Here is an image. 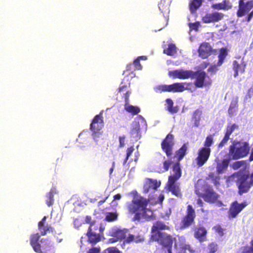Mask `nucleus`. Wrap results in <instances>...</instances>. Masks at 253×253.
I'll use <instances>...</instances> for the list:
<instances>
[{"label":"nucleus","mask_w":253,"mask_h":253,"mask_svg":"<svg viewBox=\"0 0 253 253\" xmlns=\"http://www.w3.org/2000/svg\"><path fill=\"white\" fill-rule=\"evenodd\" d=\"M148 203L147 199L137 194L134 195L131 203L128 205V209L130 212L135 213L134 220H148L152 216V211L146 208Z\"/></svg>","instance_id":"1"},{"label":"nucleus","mask_w":253,"mask_h":253,"mask_svg":"<svg viewBox=\"0 0 253 253\" xmlns=\"http://www.w3.org/2000/svg\"><path fill=\"white\" fill-rule=\"evenodd\" d=\"M169 75L173 78H178L180 79H195L196 80L194 84L198 87H202L204 85L206 77V74L205 72L201 71L194 72L183 69L170 71L169 72Z\"/></svg>","instance_id":"2"},{"label":"nucleus","mask_w":253,"mask_h":253,"mask_svg":"<svg viewBox=\"0 0 253 253\" xmlns=\"http://www.w3.org/2000/svg\"><path fill=\"white\" fill-rule=\"evenodd\" d=\"M250 147L247 142H234L230 146L229 155L230 159L237 160L248 154Z\"/></svg>","instance_id":"3"},{"label":"nucleus","mask_w":253,"mask_h":253,"mask_svg":"<svg viewBox=\"0 0 253 253\" xmlns=\"http://www.w3.org/2000/svg\"><path fill=\"white\" fill-rule=\"evenodd\" d=\"M172 170L173 173L172 175L169 176L168 185L169 190L177 197H179L181 196V194L178 185L175 183L176 181L181 175V171L179 163H176L173 166Z\"/></svg>","instance_id":"4"},{"label":"nucleus","mask_w":253,"mask_h":253,"mask_svg":"<svg viewBox=\"0 0 253 253\" xmlns=\"http://www.w3.org/2000/svg\"><path fill=\"white\" fill-rule=\"evenodd\" d=\"M110 234L112 237H116L118 240L125 239L124 242L127 243L132 241L137 243L142 240V238L139 236L135 237L128 233V230L126 229H120L117 228H113L110 231Z\"/></svg>","instance_id":"5"},{"label":"nucleus","mask_w":253,"mask_h":253,"mask_svg":"<svg viewBox=\"0 0 253 253\" xmlns=\"http://www.w3.org/2000/svg\"><path fill=\"white\" fill-rule=\"evenodd\" d=\"M154 240L158 241L164 247L167 248L168 253H172L171 247L173 243V238L171 236L165 233L158 232L154 236Z\"/></svg>","instance_id":"6"},{"label":"nucleus","mask_w":253,"mask_h":253,"mask_svg":"<svg viewBox=\"0 0 253 253\" xmlns=\"http://www.w3.org/2000/svg\"><path fill=\"white\" fill-rule=\"evenodd\" d=\"M140 123L143 124H145L144 118L141 116H138L135 121L132 122L131 126L130 134L131 137L133 138L135 141H137L141 137Z\"/></svg>","instance_id":"7"},{"label":"nucleus","mask_w":253,"mask_h":253,"mask_svg":"<svg viewBox=\"0 0 253 253\" xmlns=\"http://www.w3.org/2000/svg\"><path fill=\"white\" fill-rule=\"evenodd\" d=\"M195 217V210L191 205H188L187 208V214L182 220V229H185L190 226L194 222Z\"/></svg>","instance_id":"8"},{"label":"nucleus","mask_w":253,"mask_h":253,"mask_svg":"<svg viewBox=\"0 0 253 253\" xmlns=\"http://www.w3.org/2000/svg\"><path fill=\"white\" fill-rule=\"evenodd\" d=\"M211 154L210 148L202 147L198 150V157L196 159L197 165L203 166L208 161Z\"/></svg>","instance_id":"9"},{"label":"nucleus","mask_w":253,"mask_h":253,"mask_svg":"<svg viewBox=\"0 0 253 253\" xmlns=\"http://www.w3.org/2000/svg\"><path fill=\"white\" fill-rule=\"evenodd\" d=\"M253 9V0L245 2L244 0H240L239 9L237 14L238 17H242Z\"/></svg>","instance_id":"10"},{"label":"nucleus","mask_w":253,"mask_h":253,"mask_svg":"<svg viewBox=\"0 0 253 253\" xmlns=\"http://www.w3.org/2000/svg\"><path fill=\"white\" fill-rule=\"evenodd\" d=\"M238 183L240 194L247 192L253 185V173L250 178L247 176L246 178L240 179Z\"/></svg>","instance_id":"11"},{"label":"nucleus","mask_w":253,"mask_h":253,"mask_svg":"<svg viewBox=\"0 0 253 253\" xmlns=\"http://www.w3.org/2000/svg\"><path fill=\"white\" fill-rule=\"evenodd\" d=\"M174 144L173 135L169 134L162 143V149L166 152L168 156L171 154L172 148Z\"/></svg>","instance_id":"12"},{"label":"nucleus","mask_w":253,"mask_h":253,"mask_svg":"<svg viewBox=\"0 0 253 253\" xmlns=\"http://www.w3.org/2000/svg\"><path fill=\"white\" fill-rule=\"evenodd\" d=\"M161 182L157 180L148 179L144 185V192L153 193L160 186Z\"/></svg>","instance_id":"13"},{"label":"nucleus","mask_w":253,"mask_h":253,"mask_svg":"<svg viewBox=\"0 0 253 253\" xmlns=\"http://www.w3.org/2000/svg\"><path fill=\"white\" fill-rule=\"evenodd\" d=\"M246 64L243 61V59L239 58L238 60H234L232 63V69L234 72V77H237L239 73H243Z\"/></svg>","instance_id":"14"},{"label":"nucleus","mask_w":253,"mask_h":253,"mask_svg":"<svg viewBox=\"0 0 253 253\" xmlns=\"http://www.w3.org/2000/svg\"><path fill=\"white\" fill-rule=\"evenodd\" d=\"M218 195L210 187L205 189L203 198L205 201L209 203H214L218 199Z\"/></svg>","instance_id":"15"},{"label":"nucleus","mask_w":253,"mask_h":253,"mask_svg":"<svg viewBox=\"0 0 253 253\" xmlns=\"http://www.w3.org/2000/svg\"><path fill=\"white\" fill-rule=\"evenodd\" d=\"M223 17V14L221 13L214 12L211 13L207 14L202 18L203 22L209 23L211 22H217L220 20Z\"/></svg>","instance_id":"16"},{"label":"nucleus","mask_w":253,"mask_h":253,"mask_svg":"<svg viewBox=\"0 0 253 253\" xmlns=\"http://www.w3.org/2000/svg\"><path fill=\"white\" fill-rule=\"evenodd\" d=\"M246 206L245 203L239 204L237 202H234L230 208V215L233 218L235 217Z\"/></svg>","instance_id":"17"},{"label":"nucleus","mask_w":253,"mask_h":253,"mask_svg":"<svg viewBox=\"0 0 253 253\" xmlns=\"http://www.w3.org/2000/svg\"><path fill=\"white\" fill-rule=\"evenodd\" d=\"M199 55L202 58H207L211 52V47L209 43L205 42L201 44L198 50Z\"/></svg>","instance_id":"18"},{"label":"nucleus","mask_w":253,"mask_h":253,"mask_svg":"<svg viewBox=\"0 0 253 253\" xmlns=\"http://www.w3.org/2000/svg\"><path fill=\"white\" fill-rule=\"evenodd\" d=\"M170 2V1L169 0H162L161 2L158 4L160 10L163 13L164 16L167 21L169 19Z\"/></svg>","instance_id":"19"},{"label":"nucleus","mask_w":253,"mask_h":253,"mask_svg":"<svg viewBox=\"0 0 253 253\" xmlns=\"http://www.w3.org/2000/svg\"><path fill=\"white\" fill-rule=\"evenodd\" d=\"M103 126V120L100 115H96L90 124V129L92 131H100Z\"/></svg>","instance_id":"20"},{"label":"nucleus","mask_w":253,"mask_h":253,"mask_svg":"<svg viewBox=\"0 0 253 253\" xmlns=\"http://www.w3.org/2000/svg\"><path fill=\"white\" fill-rule=\"evenodd\" d=\"M40 236L39 233L34 234L31 236L30 244L32 246L34 250L37 253H41V246L39 243V239Z\"/></svg>","instance_id":"21"},{"label":"nucleus","mask_w":253,"mask_h":253,"mask_svg":"<svg viewBox=\"0 0 253 253\" xmlns=\"http://www.w3.org/2000/svg\"><path fill=\"white\" fill-rule=\"evenodd\" d=\"M129 94L130 93L129 92H126L125 97L126 104L125 109L127 112L133 115L137 114L140 111V109L138 107L132 106L128 103Z\"/></svg>","instance_id":"22"},{"label":"nucleus","mask_w":253,"mask_h":253,"mask_svg":"<svg viewBox=\"0 0 253 253\" xmlns=\"http://www.w3.org/2000/svg\"><path fill=\"white\" fill-rule=\"evenodd\" d=\"M93 226V224L90 225L87 235L90 243H96L100 241V237L97 232L92 231Z\"/></svg>","instance_id":"23"},{"label":"nucleus","mask_w":253,"mask_h":253,"mask_svg":"<svg viewBox=\"0 0 253 253\" xmlns=\"http://www.w3.org/2000/svg\"><path fill=\"white\" fill-rule=\"evenodd\" d=\"M46 217L44 216L42 220L39 222V229L41 231L42 235L46 234L48 232H52V228L48 225H44Z\"/></svg>","instance_id":"24"},{"label":"nucleus","mask_w":253,"mask_h":253,"mask_svg":"<svg viewBox=\"0 0 253 253\" xmlns=\"http://www.w3.org/2000/svg\"><path fill=\"white\" fill-rule=\"evenodd\" d=\"M169 227L166 225L163 222L158 221L155 223L152 228V238L154 239V236L158 232H160L159 230L168 229Z\"/></svg>","instance_id":"25"},{"label":"nucleus","mask_w":253,"mask_h":253,"mask_svg":"<svg viewBox=\"0 0 253 253\" xmlns=\"http://www.w3.org/2000/svg\"><path fill=\"white\" fill-rule=\"evenodd\" d=\"M231 159L228 157L224 159L220 163L217 165V171L218 173H222L226 170Z\"/></svg>","instance_id":"26"},{"label":"nucleus","mask_w":253,"mask_h":253,"mask_svg":"<svg viewBox=\"0 0 253 253\" xmlns=\"http://www.w3.org/2000/svg\"><path fill=\"white\" fill-rule=\"evenodd\" d=\"M186 83H174L172 84L169 85V92H182L187 89V87L185 85Z\"/></svg>","instance_id":"27"},{"label":"nucleus","mask_w":253,"mask_h":253,"mask_svg":"<svg viewBox=\"0 0 253 253\" xmlns=\"http://www.w3.org/2000/svg\"><path fill=\"white\" fill-rule=\"evenodd\" d=\"M212 8L216 9L228 10L232 7L231 3L227 0H225L221 3L213 4Z\"/></svg>","instance_id":"28"},{"label":"nucleus","mask_w":253,"mask_h":253,"mask_svg":"<svg viewBox=\"0 0 253 253\" xmlns=\"http://www.w3.org/2000/svg\"><path fill=\"white\" fill-rule=\"evenodd\" d=\"M207 231L204 227H199L195 230V237L200 242L204 241L206 238Z\"/></svg>","instance_id":"29"},{"label":"nucleus","mask_w":253,"mask_h":253,"mask_svg":"<svg viewBox=\"0 0 253 253\" xmlns=\"http://www.w3.org/2000/svg\"><path fill=\"white\" fill-rule=\"evenodd\" d=\"M56 193V190L55 188H52L50 192L46 195V204L49 207L52 205L54 203V195Z\"/></svg>","instance_id":"30"},{"label":"nucleus","mask_w":253,"mask_h":253,"mask_svg":"<svg viewBox=\"0 0 253 253\" xmlns=\"http://www.w3.org/2000/svg\"><path fill=\"white\" fill-rule=\"evenodd\" d=\"M203 0H192L190 3V9L192 13H194L202 4Z\"/></svg>","instance_id":"31"},{"label":"nucleus","mask_w":253,"mask_h":253,"mask_svg":"<svg viewBox=\"0 0 253 253\" xmlns=\"http://www.w3.org/2000/svg\"><path fill=\"white\" fill-rule=\"evenodd\" d=\"M166 103L168 105V110L170 113L174 114L178 112V107L177 106L173 107V102L171 99H167Z\"/></svg>","instance_id":"32"},{"label":"nucleus","mask_w":253,"mask_h":253,"mask_svg":"<svg viewBox=\"0 0 253 253\" xmlns=\"http://www.w3.org/2000/svg\"><path fill=\"white\" fill-rule=\"evenodd\" d=\"M202 111L200 110H196L193 114V119L194 120V126L196 127L199 126Z\"/></svg>","instance_id":"33"},{"label":"nucleus","mask_w":253,"mask_h":253,"mask_svg":"<svg viewBox=\"0 0 253 253\" xmlns=\"http://www.w3.org/2000/svg\"><path fill=\"white\" fill-rule=\"evenodd\" d=\"M164 52L169 55H173L176 52V47L173 44H169L168 47L164 50Z\"/></svg>","instance_id":"34"},{"label":"nucleus","mask_w":253,"mask_h":253,"mask_svg":"<svg viewBox=\"0 0 253 253\" xmlns=\"http://www.w3.org/2000/svg\"><path fill=\"white\" fill-rule=\"evenodd\" d=\"M154 90L158 93H161L163 91L169 92V85H159L154 87Z\"/></svg>","instance_id":"35"},{"label":"nucleus","mask_w":253,"mask_h":253,"mask_svg":"<svg viewBox=\"0 0 253 253\" xmlns=\"http://www.w3.org/2000/svg\"><path fill=\"white\" fill-rule=\"evenodd\" d=\"M118 217L117 212H106L105 214V220L111 222L115 221Z\"/></svg>","instance_id":"36"},{"label":"nucleus","mask_w":253,"mask_h":253,"mask_svg":"<svg viewBox=\"0 0 253 253\" xmlns=\"http://www.w3.org/2000/svg\"><path fill=\"white\" fill-rule=\"evenodd\" d=\"M226 55H227L226 51L224 49H222L220 50V53L218 55V61L217 64V65L218 66H220L222 65Z\"/></svg>","instance_id":"37"},{"label":"nucleus","mask_w":253,"mask_h":253,"mask_svg":"<svg viewBox=\"0 0 253 253\" xmlns=\"http://www.w3.org/2000/svg\"><path fill=\"white\" fill-rule=\"evenodd\" d=\"M187 147L184 144L178 151L176 152V155L177 156V159L179 161L181 160L182 159V158L184 156Z\"/></svg>","instance_id":"38"},{"label":"nucleus","mask_w":253,"mask_h":253,"mask_svg":"<svg viewBox=\"0 0 253 253\" xmlns=\"http://www.w3.org/2000/svg\"><path fill=\"white\" fill-rule=\"evenodd\" d=\"M213 136L211 135L208 136L204 142V147L210 148V147L213 144Z\"/></svg>","instance_id":"39"},{"label":"nucleus","mask_w":253,"mask_h":253,"mask_svg":"<svg viewBox=\"0 0 253 253\" xmlns=\"http://www.w3.org/2000/svg\"><path fill=\"white\" fill-rule=\"evenodd\" d=\"M134 149L133 146H131L129 148H128L126 150V157L125 159L124 162H123V165L124 166H126V163L129 157L131 155L132 152L134 151Z\"/></svg>","instance_id":"40"},{"label":"nucleus","mask_w":253,"mask_h":253,"mask_svg":"<svg viewBox=\"0 0 253 253\" xmlns=\"http://www.w3.org/2000/svg\"><path fill=\"white\" fill-rule=\"evenodd\" d=\"M237 128V126L235 124L232 125L227 126L225 134L230 136L234 130Z\"/></svg>","instance_id":"41"},{"label":"nucleus","mask_w":253,"mask_h":253,"mask_svg":"<svg viewBox=\"0 0 253 253\" xmlns=\"http://www.w3.org/2000/svg\"><path fill=\"white\" fill-rule=\"evenodd\" d=\"M237 103L238 100L237 98L234 99L232 101L228 110V112L229 114H232L233 113V110L236 107Z\"/></svg>","instance_id":"42"},{"label":"nucleus","mask_w":253,"mask_h":253,"mask_svg":"<svg viewBox=\"0 0 253 253\" xmlns=\"http://www.w3.org/2000/svg\"><path fill=\"white\" fill-rule=\"evenodd\" d=\"M246 163L244 161H237L233 164L232 168L234 169H237L241 168L242 166H244Z\"/></svg>","instance_id":"43"},{"label":"nucleus","mask_w":253,"mask_h":253,"mask_svg":"<svg viewBox=\"0 0 253 253\" xmlns=\"http://www.w3.org/2000/svg\"><path fill=\"white\" fill-rule=\"evenodd\" d=\"M101 134V133L100 131H95V130H94V131H92V135L93 137V139L96 144H97V142L99 140Z\"/></svg>","instance_id":"44"},{"label":"nucleus","mask_w":253,"mask_h":253,"mask_svg":"<svg viewBox=\"0 0 253 253\" xmlns=\"http://www.w3.org/2000/svg\"><path fill=\"white\" fill-rule=\"evenodd\" d=\"M230 139V136H227V135L225 134L224 138L222 140V141L220 142V143L218 144V148H222L223 146H224L228 142L229 139Z\"/></svg>","instance_id":"45"},{"label":"nucleus","mask_w":253,"mask_h":253,"mask_svg":"<svg viewBox=\"0 0 253 253\" xmlns=\"http://www.w3.org/2000/svg\"><path fill=\"white\" fill-rule=\"evenodd\" d=\"M133 65L134 66L135 69L141 70L142 67L140 64V58L136 59L133 62Z\"/></svg>","instance_id":"46"},{"label":"nucleus","mask_w":253,"mask_h":253,"mask_svg":"<svg viewBox=\"0 0 253 253\" xmlns=\"http://www.w3.org/2000/svg\"><path fill=\"white\" fill-rule=\"evenodd\" d=\"M210 253H214L217 251V245L212 243L210 244L209 246Z\"/></svg>","instance_id":"47"},{"label":"nucleus","mask_w":253,"mask_h":253,"mask_svg":"<svg viewBox=\"0 0 253 253\" xmlns=\"http://www.w3.org/2000/svg\"><path fill=\"white\" fill-rule=\"evenodd\" d=\"M105 253H120V251L116 248H109L105 250Z\"/></svg>","instance_id":"48"},{"label":"nucleus","mask_w":253,"mask_h":253,"mask_svg":"<svg viewBox=\"0 0 253 253\" xmlns=\"http://www.w3.org/2000/svg\"><path fill=\"white\" fill-rule=\"evenodd\" d=\"M251 247L250 248H247L244 250L245 253H253V239L251 242Z\"/></svg>","instance_id":"49"},{"label":"nucleus","mask_w":253,"mask_h":253,"mask_svg":"<svg viewBox=\"0 0 253 253\" xmlns=\"http://www.w3.org/2000/svg\"><path fill=\"white\" fill-rule=\"evenodd\" d=\"M253 17V9L252 11L249 13L248 16L244 19V21H247L248 22H250L252 18Z\"/></svg>","instance_id":"50"},{"label":"nucleus","mask_w":253,"mask_h":253,"mask_svg":"<svg viewBox=\"0 0 253 253\" xmlns=\"http://www.w3.org/2000/svg\"><path fill=\"white\" fill-rule=\"evenodd\" d=\"M100 248L97 247H93L89 249L87 253H99Z\"/></svg>","instance_id":"51"},{"label":"nucleus","mask_w":253,"mask_h":253,"mask_svg":"<svg viewBox=\"0 0 253 253\" xmlns=\"http://www.w3.org/2000/svg\"><path fill=\"white\" fill-rule=\"evenodd\" d=\"M171 164V161H165L164 162V168L166 171L169 169Z\"/></svg>","instance_id":"52"},{"label":"nucleus","mask_w":253,"mask_h":253,"mask_svg":"<svg viewBox=\"0 0 253 253\" xmlns=\"http://www.w3.org/2000/svg\"><path fill=\"white\" fill-rule=\"evenodd\" d=\"M125 136H122L119 137L120 147H123L125 146Z\"/></svg>","instance_id":"53"},{"label":"nucleus","mask_w":253,"mask_h":253,"mask_svg":"<svg viewBox=\"0 0 253 253\" xmlns=\"http://www.w3.org/2000/svg\"><path fill=\"white\" fill-rule=\"evenodd\" d=\"M98 225L99 227V233H102L105 229V226H104L103 223L98 224Z\"/></svg>","instance_id":"54"},{"label":"nucleus","mask_w":253,"mask_h":253,"mask_svg":"<svg viewBox=\"0 0 253 253\" xmlns=\"http://www.w3.org/2000/svg\"><path fill=\"white\" fill-rule=\"evenodd\" d=\"M216 230L219 235L222 236L223 235V229L220 227H217Z\"/></svg>","instance_id":"55"},{"label":"nucleus","mask_w":253,"mask_h":253,"mask_svg":"<svg viewBox=\"0 0 253 253\" xmlns=\"http://www.w3.org/2000/svg\"><path fill=\"white\" fill-rule=\"evenodd\" d=\"M118 240L116 238V237H112L110 238L108 240V243H114L116 242Z\"/></svg>","instance_id":"56"},{"label":"nucleus","mask_w":253,"mask_h":253,"mask_svg":"<svg viewBox=\"0 0 253 253\" xmlns=\"http://www.w3.org/2000/svg\"><path fill=\"white\" fill-rule=\"evenodd\" d=\"M190 28L193 29H197L198 27V24L197 23L190 24Z\"/></svg>","instance_id":"57"},{"label":"nucleus","mask_w":253,"mask_h":253,"mask_svg":"<svg viewBox=\"0 0 253 253\" xmlns=\"http://www.w3.org/2000/svg\"><path fill=\"white\" fill-rule=\"evenodd\" d=\"M91 224H93L94 225V226L93 227V230H94V231H96L98 229V224H96L95 222H93V223H90V225H91Z\"/></svg>","instance_id":"58"},{"label":"nucleus","mask_w":253,"mask_h":253,"mask_svg":"<svg viewBox=\"0 0 253 253\" xmlns=\"http://www.w3.org/2000/svg\"><path fill=\"white\" fill-rule=\"evenodd\" d=\"M139 152L138 151L135 152L134 153V156H135V158L134 159V161L135 162H136L138 159V157H139Z\"/></svg>","instance_id":"59"},{"label":"nucleus","mask_w":253,"mask_h":253,"mask_svg":"<svg viewBox=\"0 0 253 253\" xmlns=\"http://www.w3.org/2000/svg\"><path fill=\"white\" fill-rule=\"evenodd\" d=\"M121 198V195L120 194H116L114 196V199L115 200H120Z\"/></svg>","instance_id":"60"},{"label":"nucleus","mask_w":253,"mask_h":253,"mask_svg":"<svg viewBox=\"0 0 253 253\" xmlns=\"http://www.w3.org/2000/svg\"><path fill=\"white\" fill-rule=\"evenodd\" d=\"M197 204L198 205H199L200 206L202 207L203 206V202L202 200L200 199H199L197 200Z\"/></svg>","instance_id":"61"},{"label":"nucleus","mask_w":253,"mask_h":253,"mask_svg":"<svg viewBox=\"0 0 253 253\" xmlns=\"http://www.w3.org/2000/svg\"><path fill=\"white\" fill-rule=\"evenodd\" d=\"M91 221V217L87 216L85 218V222L87 223H90Z\"/></svg>","instance_id":"62"},{"label":"nucleus","mask_w":253,"mask_h":253,"mask_svg":"<svg viewBox=\"0 0 253 253\" xmlns=\"http://www.w3.org/2000/svg\"><path fill=\"white\" fill-rule=\"evenodd\" d=\"M115 167V162H113V164H112V168L110 169V174H111L113 171V170H114V168Z\"/></svg>","instance_id":"63"},{"label":"nucleus","mask_w":253,"mask_h":253,"mask_svg":"<svg viewBox=\"0 0 253 253\" xmlns=\"http://www.w3.org/2000/svg\"><path fill=\"white\" fill-rule=\"evenodd\" d=\"M250 161L253 160V148L252 150L251 154V156L250 157Z\"/></svg>","instance_id":"64"}]
</instances>
